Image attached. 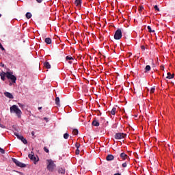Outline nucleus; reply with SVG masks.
Returning <instances> with one entry per match:
<instances>
[{
	"label": "nucleus",
	"mask_w": 175,
	"mask_h": 175,
	"mask_svg": "<svg viewBox=\"0 0 175 175\" xmlns=\"http://www.w3.org/2000/svg\"><path fill=\"white\" fill-rule=\"evenodd\" d=\"M18 106L19 107H21V109H24V105L23 104H21V103H18Z\"/></svg>",
	"instance_id": "33"
},
{
	"label": "nucleus",
	"mask_w": 175,
	"mask_h": 175,
	"mask_svg": "<svg viewBox=\"0 0 175 175\" xmlns=\"http://www.w3.org/2000/svg\"><path fill=\"white\" fill-rule=\"evenodd\" d=\"M25 17H26V18L29 20V18H31L32 17V14H31V12H27L25 14Z\"/></svg>",
	"instance_id": "17"
},
{
	"label": "nucleus",
	"mask_w": 175,
	"mask_h": 175,
	"mask_svg": "<svg viewBox=\"0 0 175 175\" xmlns=\"http://www.w3.org/2000/svg\"><path fill=\"white\" fill-rule=\"evenodd\" d=\"M31 136H35V133L33 131L31 132Z\"/></svg>",
	"instance_id": "42"
},
{
	"label": "nucleus",
	"mask_w": 175,
	"mask_h": 175,
	"mask_svg": "<svg viewBox=\"0 0 175 175\" xmlns=\"http://www.w3.org/2000/svg\"><path fill=\"white\" fill-rule=\"evenodd\" d=\"M0 76H1V80H3V81H5V80H6L5 74H1Z\"/></svg>",
	"instance_id": "24"
},
{
	"label": "nucleus",
	"mask_w": 175,
	"mask_h": 175,
	"mask_svg": "<svg viewBox=\"0 0 175 175\" xmlns=\"http://www.w3.org/2000/svg\"><path fill=\"white\" fill-rule=\"evenodd\" d=\"M92 125H93V126H99V122H98L96 120H93Z\"/></svg>",
	"instance_id": "13"
},
{
	"label": "nucleus",
	"mask_w": 175,
	"mask_h": 175,
	"mask_svg": "<svg viewBox=\"0 0 175 175\" xmlns=\"http://www.w3.org/2000/svg\"><path fill=\"white\" fill-rule=\"evenodd\" d=\"M1 66L2 68H3L5 66V64H2Z\"/></svg>",
	"instance_id": "44"
},
{
	"label": "nucleus",
	"mask_w": 175,
	"mask_h": 175,
	"mask_svg": "<svg viewBox=\"0 0 175 175\" xmlns=\"http://www.w3.org/2000/svg\"><path fill=\"white\" fill-rule=\"evenodd\" d=\"M66 61H72V59H73V57L72 56H66Z\"/></svg>",
	"instance_id": "26"
},
{
	"label": "nucleus",
	"mask_w": 175,
	"mask_h": 175,
	"mask_svg": "<svg viewBox=\"0 0 175 175\" xmlns=\"http://www.w3.org/2000/svg\"><path fill=\"white\" fill-rule=\"evenodd\" d=\"M21 140L23 143V144H27L28 143V141H27V139L24 138V137H21Z\"/></svg>",
	"instance_id": "21"
},
{
	"label": "nucleus",
	"mask_w": 175,
	"mask_h": 175,
	"mask_svg": "<svg viewBox=\"0 0 175 175\" xmlns=\"http://www.w3.org/2000/svg\"><path fill=\"white\" fill-rule=\"evenodd\" d=\"M44 151L48 154L50 152V150L46 146L44 147Z\"/></svg>",
	"instance_id": "28"
},
{
	"label": "nucleus",
	"mask_w": 175,
	"mask_h": 175,
	"mask_svg": "<svg viewBox=\"0 0 175 175\" xmlns=\"http://www.w3.org/2000/svg\"><path fill=\"white\" fill-rule=\"evenodd\" d=\"M81 3H82L81 0H75V6H77V8H81Z\"/></svg>",
	"instance_id": "9"
},
{
	"label": "nucleus",
	"mask_w": 175,
	"mask_h": 175,
	"mask_svg": "<svg viewBox=\"0 0 175 175\" xmlns=\"http://www.w3.org/2000/svg\"><path fill=\"white\" fill-rule=\"evenodd\" d=\"M0 17H2V14H0Z\"/></svg>",
	"instance_id": "45"
},
{
	"label": "nucleus",
	"mask_w": 175,
	"mask_h": 175,
	"mask_svg": "<svg viewBox=\"0 0 175 175\" xmlns=\"http://www.w3.org/2000/svg\"><path fill=\"white\" fill-rule=\"evenodd\" d=\"M12 161H13L14 163L16 164V166H18L19 167H25L27 166V165L20 162L18 160H17L16 159H12Z\"/></svg>",
	"instance_id": "6"
},
{
	"label": "nucleus",
	"mask_w": 175,
	"mask_h": 175,
	"mask_svg": "<svg viewBox=\"0 0 175 175\" xmlns=\"http://www.w3.org/2000/svg\"><path fill=\"white\" fill-rule=\"evenodd\" d=\"M122 167H126V166H127L126 162L123 163L122 164Z\"/></svg>",
	"instance_id": "36"
},
{
	"label": "nucleus",
	"mask_w": 175,
	"mask_h": 175,
	"mask_svg": "<svg viewBox=\"0 0 175 175\" xmlns=\"http://www.w3.org/2000/svg\"><path fill=\"white\" fill-rule=\"evenodd\" d=\"M114 159V156L113 154H108L106 157L107 161H113Z\"/></svg>",
	"instance_id": "11"
},
{
	"label": "nucleus",
	"mask_w": 175,
	"mask_h": 175,
	"mask_svg": "<svg viewBox=\"0 0 175 175\" xmlns=\"http://www.w3.org/2000/svg\"><path fill=\"white\" fill-rule=\"evenodd\" d=\"M174 77V75H172L170 72H167V79H173Z\"/></svg>",
	"instance_id": "19"
},
{
	"label": "nucleus",
	"mask_w": 175,
	"mask_h": 175,
	"mask_svg": "<svg viewBox=\"0 0 175 175\" xmlns=\"http://www.w3.org/2000/svg\"><path fill=\"white\" fill-rule=\"evenodd\" d=\"M64 139H69V133H64Z\"/></svg>",
	"instance_id": "25"
},
{
	"label": "nucleus",
	"mask_w": 175,
	"mask_h": 175,
	"mask_svg": "<svg viewBox=\"0 0 175 175\" xmlns=\"http://www.w3.org/2000/svg\"><path fill=\"white\" fill-rule=\"evenodd\" d=\"M139 12L144 10V7L143 5L139 6Z\"/></svg>",
	"instance_id": "31"
},
{
	"label": "nucleus",
	"mask_w": 175,
	"mask_h": 175,
	"mask_svg": "<svg viewBox=\"0 0 175 175\" xmlns=\"http://www.w3.org/2000/svg\"><path fill=\"white\" fill-rule=\"evenodd\" d=\"M6 77L9 80L12 81V83H16V80H17L16 76L13 75V72H8L6 74Z\"/></svg>",
	"instance_id": "4"
},
{
	"label": "nucleus",
	"mask_w": 175,
	"mask_h": 175,
	"mask_svg": "<svg viewBox=\"0 0 175 175\" xmlns=\"http://www.w3.org/2000/svg\"><path fill=\"white\" fill-rule=\"evenodd\" d=\"M45 43H46V44H51L52 40L51 38H46L44 40Z\"/></svg>",
	"instance_id": "12"
},
{
	"label": "nucleus",
	"mask_w": 175,
	"mask_h": 175,
	"mask_svg": "<svg viewBox=\"0 0 175 175\" xmlns=\"http://www.w3.org/2000/svg\"><path fill=\"white\" fill-rule=\"evenodd\" d=\"M122 38V31H121V29H118L114 34V39L116 40H120Z\"/></svg>",
	"instance_id": "3"
},
{
	"label": "nucleus",
	"mask_w": 175,
	"mask_h": 175,
	"mask_svg": "<svg viewBox=\"0 0 175 175\" xmlns=\"http://www.w3.org/2000/svg\"><path fill=\"white\" fill-rule=\"evenodd\" d=\"M116 111H117V108L113 107V108L111 109V114H112V116H115Z\"/></svg>",
	"instance_id": "20"
},
{
	"label": "nucleus",
	"mask_w": 175,
	"mask_h": 175,
	"mask_svg": "<svg viewBox=\"0 0 175 175\" xmlns=\"http://www.w3.org/2000/svg\"><path fill=\"white\" fill-rule=\"evenodd\" d=\"M58 173L60 174H65V170L62 167L58 169Z\"/></svg>",
	"instance_id": "16"
},
{
	"label": "nucleus",
	"mask_w": 175,
	"mask_h": 175,
	"mask_svg": "<svg viewBox=\"0 0 175 175\" xmlns=\"http://www.w3.org/2000/svg\"><path fill=\"white\" fill-rule=\"evenodd\" d=\"M38 110H42V107H39Z\"/></svg>",
	"instance_id": "43"
},
{
	"label": "nucleus",
	"mask_w": 175,
	"mask_h": 175,
	"mask_svg": "<svg viewBox=\"0 0 175 175\" xmlns=\"http://www.w3.org/2000/svg\"><path fill=\"white\" fill-rule=\"evenodd\" d=\"M0 49L3 51L5 50V48H3V46H2V44L0 43Z\"/></svg>",
	"instance_id": "37"
},
{
	"label": "nucleus",
	"mask_w": 175,
	"mask_h": 175,
	"mask_svg": "<svg viewBox=\"0 0 175 175\" xmlns=\"http://www.w3.org/2000/svg\"><path fill=\"white\" fill-rule=\"evenodd\" d=\"M76 147H77V150L75 152L77 155H79V154H80V150H79V148L80 147V144H77Z\"/></svg>",
	"instance_id": "15"
},
{
	"label": "nucleus",
	"mask_w": 175,
	"mask_h": 175,
	"mask_svg": "<svg viewBox=\"0 0 175 175\" xmlns=\"http://www.w3.org/2000/svg\"><path fill=\"white\" fill-rule=\"evenodd\" d=\"M147 28H148V31L149 32H155V30H152L151 29V27L150 26H148Z\"/></svg>",
	"instance_id": "29"
},
{
	"label": "nucleus",
	"mask_w": 175,
	"mask_h": 175,
	"mask_svg": "<svg viewBox=\"0 0 175 175\" xmlns=\"http://www.w3.org/2000/svg\"><path fill=\"white\" fill-rule=\"evenodd\" d=\"M114 137L116 140H121V139H125L126 134L124 133H117L115 134Z\"/></svg>",
	"instance_id": "5"
},
{
	"label": "nucleus",
	"mask_w": 175,
	"mask_h": 175,
	"mask_svg": "<svg viewBox=\"0 0 175 175\" xmlns=\"http://www.w3.org/2000/svg\"><path fill=\"white\" fill-rule=\"evenodd\" d=\"M57 167V165L54 163V161L51 159L47 160L46 169L50 172H54V169Z\"/></svg>",
	"instance_id": "2"
},
{
	"label": "nucleus",
	"mask_w": 175,
	"mask_h": 175,
	"mask_svg": "<svg viewBox=\"0 0 175 175\" xmlns=\"http://www.w3.org/2000/svg\"><path fill=\"white\" fill-rule=\"evenodd\" d=\"M10 113H14V114H16L18 118H21V115L23 114V112L17 105H14L11 106L10 108Z\"/></svg>",
	"instance_id": "1"
},
{
	"label": "nucleus",
	"mask_w": 175,
	"mask_h": 175,
	"mask_svg": "<svg viewBox=\"0 0 175 175\" xmlns=\"http://www.w3.org/2000/svg\"><path fill=\"white\" fill-rule=\"evenodd\" d=\"M154 9H155L157 12H159V8H158V5H154Z\"/></svg>",
	"instance_id": "35"
},
{
	"label": "nucleus",
	"mask_w": 175,
	"mask_h": 175,
	"mask_svg": "<svg viewBox=\"0 0 175 175\" xmlns=\"http://www.w3.org/2000/svg\"><path fill=\"white\" fill-rule=\"evenodd\" d=\"M4 95L5 96H6V98H9V99H13V94H12V93L9 92H4Z\"/></svg>",
	"instance_id": "7"
},
{
	"label": "nucleus",
	"mask_w": 175,
	"mask_h": 175,
	"mask_svg": "<svg viewBox=\"0 0 175 175\" xmlns=\"http://www.w3.org/2000/svg\"><path fill=\"white\" fill-rule=\"evenodd\" d=\"M33 152H31V154L28 155V157L29 158V159H32L33 158Z\"/></svg>",
	"instance_id": "27"
},
{
	"label": "nucleus",
	"mask_w": 175,
	"mask_h": 175,
	"mask_svg": "<svg viewBox=\"0 0 175 175\" xmlns=\"http://www.w3.org/2000/svg\"><path fill=\"white\" fill-rule=\"evenodd\" d=\"M14 136H16V137H17V136H18L19 134H18V133H16V132H15V133H14Z\"/></svg>",
	"instance_id": "41"
},
{
	"label": "nucleus",
	"mask_w": 175,
	"mask_h": 175,
	"mask_svg": "<svg viewBox=\"0 0 175 175\" xmlns=\"http://www.w3.org/2000/svg\"><path fill=\"white\" fill-rule=\"evenodd\" d=\"M10 85H12V83H10Z\"/></svg>",
	"instance_id": "46"
},
{
	"label": "nucleus",
	"mask_w": 175,
	"mask_h": 175,
	"mask_svg": "<svg viewBox=\"0 0 175 175\" xmlns=\"http://www.w3.org/2000/svg\"><path fill=\"white\" fill-rule=\"evenodd\" d=\"M151 70V66L150 65L146 66L145 68V72L147 73V72H150Z\"/></svg>",
	"instance_id": "18"
},
{
	"label": "nucleus",
	"mask_w": 175,
	"mask_h": 175,
	"mask_svg": "<svg viewBox=\"0 0 175 175\" xmlns=\"http://www.w3.org/2000/svg\"><path fill=\"white\" fill-rule=\"evenodd\" d=\"M141 49L143 50V51L146 50V46H144V45H142V46H141Z\"/></svg>",
	"instance_id": "39"
},
{
	"label": "nucleus",
	"mask_w": 175,
	"mask_h": 175,
	"mask_svg": "<svg viewBox=\"0 0 175 175\" xmlns=\"http://www.w3.org/2000/svg\"><path fill=\"white\" fill-rule=\"evenodd\" d=\"M16 137H17V139H19V140H21V137H23V135H20V134H18Z\"/></svg>",
	"instance_id": "32"
},
{
	"label": "nucleus",
	"mask_w": 175,
	"mask_h": 175,
	"mask_svg": "<svg viewBox=\"0 0 175 175\" xmlns=\"http://www.w3.org/2000/svg\"><path fill=\"white\" fill-rule=\"evenodd\" d=\"M154 92H155V87L150 88V94H154Z\"/></svg>",
	"instance_id": "30"
},
{
	"label": "nucleus",
	"mask_w": 175,
	"mask_h": 175,
	"mask_svg": "<svg viewBox=\"0 0 175 175\" xmlns=\"http://www.w3.org/2000/svg\"><path fill=\"white\" fill-rule=\"evenodd\" d=\"M120 157V158H122V159H123V161H125V159L129 158V157H128V154H125V152H122Z\"/></svg>",
	"instance_id": "8"
},
{
	"label": "nucleus",
	"mask_w": 175,
	"mask_h": 175,
	"mask_svg": "<svg viewBox=\"0 0 175 175\" xmlns=\"http://www.w3.org/2000/svg\"><path fill=\"white\" fill-rule=\"evenodd\" d=\"M38 3H42L43 2V0H36Z\"/></svg>",
	"instance_id": "38"
},
{
	"label": "nucleus",
	"mask_w": 175,
	"mask_h": 175,
	"mask_svg": "<svg viewBox=\"0 0 175 175\" xmlns=\"http://www.w3.org/2000/svg\"><path fill=\"white\" fill-rule=\"evenodd\" d=\"M0 152L1 154H5V150H3L2 148H0Z\"/></svg>",
	"instance_id": "34"
},
{
	"label": "nucleus",
	"mask_w": 175,
	"mask_h": 175,
	"mask_svg": "<svg viewBox=\"0 0 175 175\" xmlns=\"http://www.w3.org/2000/svg\"><path fill=\"white\" fill-rule=\"evenodd\" d=\"M44 120L46 121V122H49V119L47 118H44Z\"/></svg>",
	"instance_id": "40"
},
{
	"label": "nucleus",
	"mask_w": 175,
	"mask_h": 175,
	"mask_svg": "<svg viewBox=\"0 0 175 175\" xmlns=\"http://www.w3.org/2000/svg\"><path fill=\"white\" fill-rule=\"evenodd\" d=\"M44 66L46 68V69H51V65H50V63L49 62H46L44 63Z\"/></svg>",
	"instance_id": "10"
},
{
	"label": "nucleus",
	"mask_w": 175,
	"mask_h": 175,
	"mask_svg": "<svg viewBox=\"0 0 175 175\" xmlns=\"http://www.w3.org/2000/svg\"><path fill=\"white\" fill-rule=\"evenodd\" d=\"M72 134H73L75 136H77V135H79V130H77V129H73V130H72Z\"/></svg>",
	"instance_id": "22"
},
{
	"label": "nucleus",
	"mask_w": 175,
	"mask_h": 175,
	"mask_svg": "<svg viewBox=\"0 0 175 175\" xmlns=\"http://www.w3.org/2000/svg\"><path fill=\"white\" fill-rule=\"evenodd\" d=\"M55 104L57 105V106H59V97L55 98Z\"/></svg>",
	"instance_id": "23"
},
{
	"label": "nucleus",
	"mask_w": 175,
	"mask_h": 175,
	"mask_svg": "<svg viewBox=\"0 0 175 175\" xmlns=\"http://www.w3.org/2000/svg\"><path fill=\"white\" fill-rule=\"evenodd\" d=\"M31 161H33L35 165H36V163L39 161V158H36L35 155L33 156V158H31Z\"/></svg>",
	"instance_id": "14"
}]
</instances>
